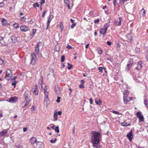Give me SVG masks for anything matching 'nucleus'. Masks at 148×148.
I'll use <instances>...</instances> for the list:
<instances>
[{"label":"nucleus","mask_w":148,"mask_h":148,"mask_svg":"<svg viewBox=\"0 0 148 148\" xmlns=\"http://www.w3.org/2000/svg\"><path fill=\"white\" fill-rule=\"evenodd\" d=\"M55 131L57 133H59V127L58 126H57L55 128Z\"/></svg>","instance_id":"38"},{"label":"nucleus","mask_w":148,"mask_h":148,"mask_svg":"<svg viewBox=\"0 0 148 148\" xmlns=\"http://www.w3.org/2000/svg\"><path fill=\"white\" fill-rule=\"evenodd\" d=\"M89 101H90V103L91 104H92V102H93V100L92 98H90Z\"/></svg>","instance_id":"55"},{"label":"nucleus","mask_w":148,"mask_h":148,"mask_svg":"<svg viewBox=\"0 0 148 148\" xmlns=\"http://www.w3.org/2000/svg\"><path fill=\"white\" fill-rule=\"evenodd\" d=\"M13 25L14 27L16 28H18L19 27V24L17 23H15Z\"/></svg>","instance_id":"37"},{"label":"nucleus","mask_w":148,"mask_h":148,"mask_svg":"<svg viewBox=\"0 0 148 148\" xmlns=\"http://www.w3.org/2000/svg\"><path fill=\"white\" fill-rule=\"evenodd\" d=\"M61 99V98L59 97H57V99L56 101V102L58 103H59L60 102V99Z\"/></svg>","instance_id":"50"},{"label":"nucleus","mask_w":148,"mask_h":148,"mask_svg":"<svg viewBox=\"0 0 148 148\" xmlns=\"http://www.w3.org/2000/svg\"><path fill=\"white\" fill-rule=\"evenodd\" d=\"M17 76H16L14 77V78L12 79V81H14V82L12 83V85L14 86V87L15 88L16 83H17V82L15 80V79L16 78Z\"/></svg>","instance_id":"22"},{"label":"nucleus","mask_w":148,"mask_h":148,"mask_svg":"<svg viewBox=\"0 0 148 148\" xmlns=\"http://www.w3.org/2000/svg\"><path fill=\"white\" fill-rule=\"evenodd\" d=\"M144 97H145L144 102V104L145 106H148V104L147 103V100L146 99H145L146 97L145 96H144Z\"/></svg>","instance_id":"32"},{"label":"nucleus","mask_w":148,"mask_h":148,"mask_svg":"<svg viewBox=\"0 0 148 148\" xmlns=\"http://www.w3.org/2000/svg\"><path fill=\"white\" fill-rule=\"evenodd\" d=\"M36 30L35 29H32V34H30V38L31 39L34 36L36 32Z\"/></svg>","instance_id":"17"},{"label":"nucleus","mask_w":148,"mask_h":148,"mask_svg":"<svg viewBox=\"0 0 148 148\" xmlns=\"http://www.w3.org/2000/svg\"><path fill=\"white\" fill-rule=\"evenodd\" d=\"M31 62L30 64H32L33 65H34L36 63V62L37 58L36 55L34 53H32L31 55Z\"/></svg>","instance_id":"5"},{"label":"nucleus","mask_w":148,"mask_h":148,"mask_svg":"<svg viewBox=\"0 0 148 148\" xmlns=\"http://www.w3.org/2000/svg\"><path fill=\"white\" fill-rule=\"evenodd\" d=\"M41 43V42H38L37 44L36 45L35 47H39V45Z\"/></svg>","instance_id":"57"},{"label":"nucleus","mask_w":148,"mask_h":148,"mask_svg":"<svg viewBox=\"0 0 148 148\" xmlns=\"http://www.w3.org/2000/svg\"><path fill=\"white\" fill-rule=\"evenodd\" d=\"M24 96H25V101H26L25 104L24 106H26L27 105V97H28V94L27 93V92H25V94H24Z\"/></svg>","instance_id":"26"},{"label":"nucleus","mask_w":148,"mask_h":148,"mask_svg":"<svg viewBox=\"0 0 148 148\" xmlns=\"http://www.w3.org/2000/svg\"><path fill=\"white\" fill-rule=\"evenodd\" d=\"M133 60L132 59L130 58L129 59L128 62L125 68V71H127L130 70L133 64Z\"/></svg>","instance_id":"2"},{"label":"nucleus","mask_w":148,"mask_h":148,"mask_svg":"<svg viewBox=\"0 0 148 148\" xmlns=\"http://www.w3.org/2000/svg\"><path fill=\"white\" fill-rule=\"evenodd\" d=\"M145 13L146 12L145 10L143 8L140 11V16H145Z\"/></svg>","instance_id":"16"},{"label":"nucleus","mask_w":148,"mask_h":148,"mask_svg":"<svg viewBox=\"0 0 148 148\" xmlns=\"http://www.w3.org/2000/svg\"><path fill=\"white\" fill-rule=\"evenodd\" d=\"M59 49L58 46H56L55 47V50L56 51H59Z\"/></svg>","instance_id":"40"},{"label":"nucleus","mask_w":148,"mask_h":148,"mask_svg":"<svg viewBox=\"0 0 148 148\" xmlns=\"http://www.w3.org/2000/svg\"><path fill=\"white\" fill-rule=\"evenodd\" d=\"M109 25L110 24L109 23H106L105 24L104 26V29L107 30Z\"/></svg>","instance_id":"30"},{"label":"nucleus","mask_w":148,"mask_h":148,"mask_svg":"<svg viewBox=\"0 0 148 148\" xmlns=\"http://www.w3.org/2000/svg\"><path fill=\"white\" fill-rule=\"evenodd\" d=\"M36 146L38 148H43L44 144L42 142H37Z\"/></svg>","instance_id":"11"},{"label":"nucleus","mask_w":148,"mask_h":148,"mask_svg":"<svg viewBox=\"0 0 148 148\" xmlns=\"http://www.w3.org/2000/svg\"><path fill=\"white\" fill-rule=\"evenodd\" d=\"M92 134L91 142L92 146L94 147L99 148L98 145L100 143L101 136L99 133L95 131L92 132Z\"/></svg>","instance_id":"1"},{"label":"nucleus","mask_w":148,"mask_h":148,"mask_svg":"<svg viewBox=\"0 0 148 148\" xmlns=\"http://www.w3.org/2000/svg\"><path fill=\"white\" fill-rule=\"evenodd\" d=\"M57 114H58L59 115H61L62 114V112L61 111H59L58 112Z\"/></svg>","instance_id":"63"},{"label":"nucleus","mask_w":148,"mask_h":148,"mask_svg":"<svg viewBox=\"0 0 148 148\" xmlns=\"http://www.w3.org/2000/svg\"><path fill=\"white\" fill-rule=\"evenodd\" d=\"M35 50L36 54L37 55H38L39 54V47H35Z\"/></svg>","instance_id":"31"},{"label":"nucleus","mask_w":148,"mask_h":148,"mask_svg":"<svg viewBox=\"0 0 148 148\" xmlns=\"http://www.w3.org/2000/svg\"><path fill=\"white\" fill-rule=\"evenodd\" d=\"M121 125L123 126H127L130 125V124L128 123L127 122H123L121 123Z\"/></svg>","instance_id":"29"},{"label":"nucleus","mask_w":148,"mask_h":148,"mask_svg":"<svg viewBox=\"0 0 148 148\" xmlns=\"http://www.w3.org/2000/svg\"><path fill=\"white\" fill-rule=\"evenodd\" d=\"M60 29H61V30L62 31L63 30V24L62 23V22H61L60 23Z\"/></svg>","instance_id":"48"},{"label":"nucleus","mask_w":148,"mask_h":148,"mask_svg":"<svg viewBox=\"0 0 148 148\" xmlns=\"http://www.w3.org/2000/svg\"><path fill=\"white\" fill-rule=\"evenodd\" d=\"M122 17H119V21L115 20L114 23V25L117 26H120L121 25V22L122 21Z\"/></svg>","instance_id":"7"},{"label":"nucleus","mask_w":148,"mask_h":148,"mask_svg":"<svg viewBox=\"0 0 148 148\" xmlns=\"http://www.w3.org/2000/svg\"><path fill=\"white\" fill-rule=\"evenodd\" d=\"M98 51L99 53L100 54H101L102 53V50L100 48H99L98 49Z\"/></svg>","instance_id":"45"},{"label":"nucleus","mask_w":148,"mask_h":148,"mask_svg":"<svg viewBox=\"0 0 148 148\" xmlns=\"http://www.w3.org/2000/svg\"><path fill=\"white\" fill-rule=\"evenodd\" d=\"M3 113L2 112V110L0 111V118L3 117Z\"/></svg>","instance_id":"58"},{"label":"nucleus","mask_w":148,"mask_h":148,"mask_svg":"<svg viewBox=\"0 0 148 148\" xmlns=\"http://www.w3.org/2000/svg\"><path fill=\"white\" fill-rule=\"evenodd\" d=\"M38 90L37 88V86H35V88L34 90L33 91V93L35 95H37L38 94Z\"/></svg>","instance_id":"24"},{"label":"nucleus","mask_w":148,"mask_h":148,"mask_svg":"<svg viewBox=\"0 0 148 148\" xmlns=\"http://www.w3.org/2000/svg\"><path fill=\"white\" fill-rule=\"evenodd\" d=\"M27 130V127L24 128H23V131L25 132Z\"/></svg>","instance_id":"62"},{"label":"nucleus","mask_w":148,"mask_h":148,"mask_svg":"<svg viewBox=\"0 0 148 148\" xmlns=\"http://www.w3.org/2000/svg\"><path fill=\"white\" fill-rule=\"evenodd\" d=\"M18 98L14 96L10 98L8 101L10 103H14L17 101Z\"/></svg>","instance_id":"8"},{"label":"nucleus","mask_w":148,"mask_h":148,"mask_svg":"<svg viewBox=\"0 0 148 148\" xmlns=\"http://www.w3.org/2000/svg\"><path fill=\"white\" fill-rule=\"evenodd\" d=\"M106 43L107 44V45L109 46H110L112 43L111 42L108 41Z\"/></svg>","instance_id":"59"},{"label":"nucleus","mask_w":148,"mask_h":148,"mask_svg":"<svg viewBox=\"0 0 148 148\" xmlns=\"http://www.w3.org/2000/svg\"><path fill=\"white\" fill-rule=\"evenodd\" d=\"M127 136L129 140L130 141H131L133 138L132 131H131L127 134Z\"/></svg>","instance_id":"15"},{"label":"nucleus","mask_w":148,"mask_h":148,"mask_svg":"<svg viewBox=\"0 0 148 148\" xmlns=\"http://www.w3.org/2000/svg\"><path fill=\"white\" fill-rule=\"evenodd\" d=\"M56 140L57 139L56 138H55L54 140L51 139L50 140V142L51 143H54L56 142Z\"/></svg>","instance_id":"41"},{"label":"nucleus","mask_w":148,"mask_h":148,"mask_svg":"<svg viewBox=\"0 0 148 148\" xmlns=\"http://www.w3.org/2000/svg\"><path fill=\"white\" fill-rule=\"evenodd\" d=\"M47 12V10H45L44 11V13H43V14L42 16V17H44L45 16V13H46Z\"/></svg>","instance_id":"60"},{"label":"nucleus","mask_w":148,"mask_h":148,"mask_svg":"<svg viewBox=\"0 0 148 148\" xmlns=\"http://www.w3.org/2000/svg\"><path fill=\"white\" fill-rule=\"evenodd\" d=\"M120 2H122L123 3H124L127 0H120Z\"/></svg>","instance_id":"64"},{"label":"nucleus","mask_w":148,"mask_h":148,"mask_svg":"<svg viewBox=\"0 0 148 148\" xmlns=\"http://www.w3.org/2000/svg\"><path fill=\"white\" fill-rule=\"evenodd\" d=\"M42 78L41 77L40 78V80L39 81V83L40 84L42 85V84H43V82H42ZM41 88H42V85L41 86Z\"/></svg>","instance_id":"33"},{"label":"nucleus","mask_w":148,"mask_h":148,"mask_svg":"<svg viewBox=\"0 0 148 148\" xmlns=\"http://www.w3.org/2000/svg\"><path fill=\"white\" fill-rule=\"evenodd\" d=\"M76 25V23H73V24L71 26V28L72 29Z\"/></svg>","instance_id":"49"},{"label":"nucleus","mask_w":148,"mask_h":148,"mask_svg":"<svg viewBox=\"0 0 148 148\" xmlns=\"http://www.w3.org/2000/svg\"><path fill=\"white\" fill-rule=\"evenodd\" d=\"M44 92L45 94L44 103H47L49 100L48 97L49 92L47 91V89L45 88L44 89Z\"/></svg>","instance_id":"4"},{"label":"nucleus","mask_w":148,"mask_h":148,"mask_svg":"<svg viewBox=\"0 0 148 148\" xmlns=\"http://www.w3.org/2000/svg\"><path fill=\"white\" fill-rule=\"evenodd\" d=\"M141 113L140 111L136 113V116L139 119L140 122H142L144 121V118L143 116L141 114Z\"/></svg>","instance_id":"6"},{"label":"nucleus","mask_w":148,"mask_h":148,"mask_svg":"<svg viewBox=\"0 0 148 148\" xmlns=\"http://www.w3.org/2000/svg\"><path fill=\"white\" fill-rule=\"evenodd\" d=\"M14 148H24L23 147L21 146L18 145H15L14 147Z\"/></svg>","instance_id":"35"},{"label":"nucleus","mask_w":148,"mask_h":148,"mask_svg":"<svg viewBox=\"0 0 148 148\" xmlns=\"http://www.w3.org/2000/svg\"><path fill=\"white\" fill-rule=\"evenodd\" d=\"M30 141L32 144H34L36 142L37 140L35 137H33L30 139Z\"/></svg>","instance_id":"12"},{"label":"nucleus","mask_w":148,"mask_h":148,"mask_svg":"<svg viewBox=\"0 0 148 148\" xmlns=\"http://www.w3.org/2000/svg\"><path fill=\"white\" fill-rule=\"evenodd\" d=\"M112 112L114 114H121L120 113H119L118 112L116 111H112Z\"/></svg>","instance_id":"43"},{"label":"nucleus","mask_w":148,"mask_h":148,"mask_svg":"<svg viewBox=\"0 0 148 148\" xmlns=\"http://www.w3.org/2000/svg\"><path fill=\"white\" fill-rule=\"evenodd\" d=\"M73 67V66L72 65H70L68 67V69L69 70H70Z\"/></svg>","instance_id":"56"},{"label":"nucleus","mask_w":148,"mask_h":148,"mask_svg":"<svg viewBox=\"0 0 148 148\" xmlns=\"http://www.w3.org/2000/svg\"><path fill=\"white\" fill-rule=\"evenodd\" d=\"M33 6L34 8H36V7H39V5L38 3H36L33 4Z\"/></svg>","instance_id":"42"},{"label":"nucleus","mask_w":148,"mask_h":148,"mask_svg":"<svg viewBox=\"0 0 148 148\" xmlns=\"http://www.w3.org/2000/svg\"><path fill=\"white\" fill-rule=\"evenodd\" d=\"M1 21L3 25H6L8 24L7 21L5 18H2Z\"/></svg>","instance_id":"27"},{"label":"nucleus","mask_w":148,"mask_h":148,"mask_svg":"<svg viewBox=\"0 0 148 148\" xmlns=\"http://www.w3.org/2000/svg\"><path fill=\"white\" fill-rule=\"evenodd\" d=\"M127 38H128V40H132V37L130 34H128L127 36Z\"/></svg>","instance_id":"36"},{"label":"nucleus","mask_w":148,"mask_h":148,"mask_svg":"<svg viewBox=\"0 0 148 148\" xmlns=\"http://www.w3.org/2000/svg\"><path fill=\"white\" fill-rule=\"evenodd\" d=\"M142 68V62L141 61L139 62L137 65V67H136V69L137 70H140Z\"/></svg>","instance_id":"14"},{"label":"nucleus","mask_w":148,"mask_h":148,"mask_svg":"<svg viewBox=\"0 0 148 148\" xmlns=\"http://www.w3.org/2000/svg\"><path fill=\"white\" fill-rule=\"evenodd\" d=\"M20 19L21 20V21L23 22L25 21L26 18L24 17H21Z\"/></svg>","instance_id":"46"},{"label":"nucleus","mask_w":148,"mask_h":148,"mask_svg":"<svg viewBox=\"0 0 148 148\" xmlns=\"http://www.w3.org/2000/svg\"><path fill=\"white\" fill-rule=\"evenodd\" d=\"M64 3L67 6L68 8V9L69 10L70 9V6L69 5L70 1L69 0H64Z\"/></svg>","instance_id":"18"},{"label":"nucleus","mask_w":148,"mask_h":148,"mask_svg":"<svg viewBox=\"0 0 148 148\" xmlns=\"http://www.w3.org/2000/svg\"><path fill=\"white\" fill-rule=\"evenodd\" d=\"M65 60V57L64 56H62L61 58V61L62 62H63Z\"/></svg>","instance_id":"44"},{"label":"nucleus","mask_w":148,"mask_h":148,"mask_svg":"<svg viewBox=\"0 0 148 148\" xmlns=\"http://www.w3.org/2000/svg\"><path fill=\"white\" fill-rule=\"evenodd\" d=\"M12 76V73L11 71L9 69L8 70L5 76V79L8 81L10 80Z\"/></svg>","instance_id":"3"},{"label":"nucleus","mask_w":148,"mask_h":148,"mask_svg":"<svg viewBox=\"0 0 148 148\" xmlns=\"http://www.w3.org/2000/svg\"><path fill=\"white\" fill-rule=\"evenodd\" d=\"M8 132V130L7 129L4 130L0 132V135L2 136L6 135Z\"/></svg>","instance_id":"13"},{"label":"nucleus","mask_w":148,"mask_h":148,"mask_svg":"<svg viewBox=\"0 0 148 148\" xmlns=\"http://www.w3.org/2000/svg\"><path fill=\"white\" fill-rule=\"evenodd\" d=\"M4 5V4L3 2L0 3V7H3Z\"/></svg>","instance_id":"52"},{"label":"nucleus","mask_w":148,"mask_h":148,"mask_svg":"<svg viewBox=\"0 0 148 148\" xmlns=\"http://www.w3.org/2000/svg\"><path fill=\"white\" fill-rule=\"evenodd\" d=\"M95 102L97 105H100L101 103L102 102L100 99L95 100Z\"/></svg>","instance_id":"28"},{"label":"nucleus","mask_w":148,"mask_h":148,"mask_svg":"<svg viewBox=\"0 0 148 148\" xmlns=\"http://www.w3.org/2000/svg\"><path fill=\"white\" fill-rule=\"evenodd\" d=\"M123 100L125 104H127L128 102L130 101L127 99V97L125 96V95L123 97Z\"/></svg>","instance_id":"21"},{"label":"nucleus","mask_w":148,"mask_h":148,"mask_svg":"<svg viewBox=\"0 0 148 148\" xmlns=\"http://www.w3.org/2000/svg\"><path fill=\"white\" fill-rule=\"evenodd\" d=\"M79 86L80 88H84V85L82 84H80L79 85Z\"/></svg>","instance_id":"61"},{"label":"nucleus","mask_w":148,"mask_h":148,"mask_svg":"<svg viewBox=\"0 0 148 148\" xmlns=\"http://www.w3.org/2000/svg\"><path fill=\"white\" fill-rule=\"evenodd\" d=\"M66 48L69 49H71L72 48V47L69 45H68L66 46Z\"/></svg>","instance_id":"53"},{"label":"nucleus","mask_w":148,"mask_h":148,"mask_svg":"<svg viewBox=\"0 0 148 148\" xmlns=\"http://www.w3.org/2000/svg\"><path fill=\"white\" fill-rule=\"evenodd\" d=\"M53 15H51L50 16L49 18V19L48 20V21L47 22V27L46 28V30H47V29L48 27H49V24L50 23L52 19H53Z\"/></svg>","instance_id":"9"},{"label":"nucleus","mask_w":148,"mask_h":148,"mask_svg":"<svg viewBox=\"0 0 148 148\" xmlns=\"http://www.w3.org/2000/svg\"><path fill=\"white\" fill-rule=\"evenodd\" d=\"M107 30L104 28H101L100 29L99 33L100 34L105 35L106 32Z\"/></svg>","instance_id":"20"},{"label":"nucleus","mask_w":148,"mask_h":148,"mask_svg":"<svg viewBox=\"0 0 148 148\" xmlns=\"http://www.w3.org/2000/svg\"><path fill=\"white\" fill-rule=\"evenodd\" d=\"M103 68L101 67H99L98 68V70L100 72H102L103 71Z\"/></svg>","instance_id":"47"},{"label":"nucleus","mask_w":148,"mask_h":148,"mask_svg":"<svg viewBox=\"0 0 148 148\" xmlns=\"http://www.w3.org/2000/svg\"><path fill=\"white\" fill-rule=\"evenodd\" d=\"M11 39L13 42L15 43L17 41V38L15 36H11Z\"/></svg>","instance_id":"25"},{"label":"nucleus","mask_w":148,"mask_h":148,"mask_svg":"<svg viewBox=\"0 0 148 148\" xmlns=\"http://www.w3.org/2000/svg\"><path fill=\"white\" fill-rule=\"evenodd\" d=\"M58 116V114L57 112L56 111L54 112V114H53V119L54 121H56L58 119L57 118Z\"/></svg>","instance_id":"23"},{"label":"nucleus","mask_w":148,"mask_h":148,"mask_svg":"<svg viewBox=\"0 0 148 148\" xmlns=\"http://www.w3.org/2000/svg\"><path fill=\"white\" fill-rule=\"evenodd\" d=\"M99 21V20L98 19H97V20H95L94 21V23H98Z\"/></svg>","instance_id":"54"},{"label":"nucleus","mask_w":148,"mask_h":148,"mask_svg":"<svg viewBox=\"0 0 148 148\" xmlns=\"http://www.w3.org/2000/svg\"><path fill=\"white\" fill-rule=\"evenodd\" d=\"M20 29L22 32H25L28 30V28L24 26H22L20 27Z\"/></svg>","instance_id":"19"},{"label":"nucleus","mask_w":148,"mask_h":148,"mask_svg":"<svg viewBox=\"0 0 148 148\" xmlns=\"http://www.w3.org/2000/svg\"><path fill=\"white\" fill-rule=\"evenodd\" d=\"M31 111L32 112L34 113L35 108L34 106H32L31 108Z\"/></svg>","instance_id":"39"},{"label":"nucleus","mask_w":148,"mask_h":148,"mask_svg":"<svg viewBox=\"0 0 148 148\" xmlns=\"http://www.w3.org/2000/svg\"><path fill=\"white\" fill-rule=\"evenodd\" d=\"M55 92L56 94L59 95L61 93V90L57 85H56L55 86Z\"/></svg>","instance_id":"10"},{"label":"nucleus","mask_w":148,"mask_h":148,"mask_svg":"<svg viewBox=\"0 0 148 148\" xmlns=\"http://www.w3.org/2000/svg\"><path fill=\"white\" fill-rule=\"evenodd\" d=\"M4 63V61L1 57H0V65Z\"/></svg>","instance_id":"51"},{"label":"nucleus","mask_w":148,"mask_h":148,"mask_svg":"<svg viewBox=\"0 0 148 148\" xmlns=\"http://www.w3.org/2000/svg\"><path fill=\"white\" fill-rule=\"evenodd\" d=\"M129 91L128 90H126L125 92L123 93L124 96L125 95V96L127 97L128 95H129Z\"/></svg>","instance_id":"34"}]
</instances>
